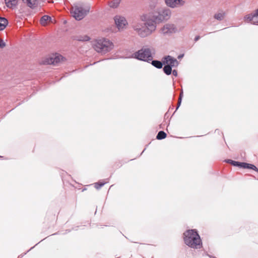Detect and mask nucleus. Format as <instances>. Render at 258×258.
<instances>
[{
	"label": "nucleus",
	"mask_w": 258,
	"mask_h": 258,
	"mask_svg": "<svg viewBox=\"0 0 258 258\" xmlns=\"http://www.w3.org/2000/svg\"><path fill=\"white\" fill-rule=\"evenodd\" d=\"M92 47L98 53L105 54L111 51L114 48L113 43L109 39L101 38L92 42Z\"/></svg>",
	"instance_id": "nucleus-1"
},
{
	"label": "nucleus",
	"mask_w": 258,
	"mask_h": 258,
	"mask_svg": "<svg viewBox=\"0 0 258 258\" xmlns=\"http://www.w3.org/2000/svg\"><path fill=\"white\" fill-rule=\"evenodd\" d=\"M184 243L192 248H200L202 245V240L195 230H188L183 233Z\"/></svg>",
	"instance_id": "nucleus-2"
},
{
	"label": "nucleus",
	"mask_w": 258,
	"mask_h": 258,
	"mask_svg": "<svg viewBox=\"0 0 258 258\" xmlns=\"http://www.w3.org/2000/svg\"><path fill=\"white\" fill-rule=\"evenodd\" d=\"M164 18L158 12L154 11L144 14L141 16V20L144 25L153 27L154 23L163 20Z\"/></svg>",
	"instance_id": "nucleus-3"
},
{
	"label": "nucleus",
	"mask_w": 258,
	"mask_h": 258,
	"mask_svg": "<svg viewBox=\"0 0 258 258\" xmlns=\"http://www.w3.org/2000/svg\"><path fill=\"white\" fill-rule=\"evenodd\" d=\"M89 8L88 6L81 3L74 5L71 9L72 16L77 20L82 19L88 13Z\"/></svg>",
	"instance_id": "nucleus-4"
},
{
	"label": "nucleus",
	"mask_w": 258,
	"mask_h": 258,
	"mask_svg": "<svg viewBox=\"0 0 258 258\" xmlns=\"http://www.w3.org/2000/svg\"><path fill=\"white\" fill-rule=\"evenodd\" d=\"M135 55L137 58L142 60L148 61L152 59L151 53L149 49L140 50Z\"/></svg>",
	"instance_id": "nucleus-5"
},
{
	"label": "nucleus",
	"mask_w": 258,
	"mask_h": 258,
	"mask_svg": "<svg viewBox=\"0 0 258 258\" xmlns=\"http://www.w3.org/2000/svg\"><path fill=\"white\" fill-rule=\"evenodd\" d=\"M114 20L115 26L119 30L123 29L128 25L126 19L121 16H116L114 18Z\"/></svg>",
	"instance_id": "nucleus-6"
},
{
	"label": "nucleus",
	"mask_w": 258,
	"mask_h": 258,
	"mask_svg": "<svg viewBox=\"0 0 258 258\" xmlns=\"http://www.w3.org/2000/svg\"><path fill=\"white\" fill-rule=\"evenodd\" d=\"M244 20L246 22L253 24L258 23V9L253 13L245 15Z\"/></svg>",
	"instance_id": "nucleus-7"
},
{
	"label": "nucleus",
	"mask_w": 258,
	"mask_h": 258,
	"mask_svg": "<svg viewBox=\"0 0 258 258\" xmlns=\"http://www.w3.org/2000/svg\"><path fill=\"white\" fill-rule=\"evenodd\" d=\"M52 63L51 64H56L58 63L63 62L66 60V58L63 57L61 55L55 53L50 54Z\"/></svg>",
	"instance_id": "nucleus-8"
},
{
	"label": "nucleus",
	"mask_w": 258,
	"mask_h": 258,
	"mask_svg": "<svg viewBox=\"0 0 258 258\" xmlns=\"http://www.w3.org/2000/svg\"><path fill=\"white\" fill-rule=\"evenodd\" d=\"M163 63H166L167 65H170L172 67L177 66L178 64V62L176 59L168 55L164 58Z\"/></svg>",
	"instance_id": "nucleus-9"
},
{
	"label": "nucleus",
	"mask_w": 258,
	"mask_h": 258,
	"mask_svg": "<svg viewBox=\"0 0 258 258\" xmlns=\"http://www.w3.org/2000/svg\"><path fill=\"white\" fill-rule=\"evenodd\" d=\"M166 4L169 7L175 8L184 4L183 0H165Z\"/></svg>",
	"instance_id": "nucleus-10"
},
{
	"label": "nucleus",
	"mask_w": 258,
	"mask_h": 258,
	"mask_svg": "<svg viewBox=\"0 0 258 258\" xmlns=\"http://www.w3.org/2000/svg\"><path fill=\"white\" fill-rule=\"evenodd\" d=\"M75 39L79 41H88L90 40L91 37L85 33H78Z\"/></svg>",
	"instance_id": "nucleus-11"
},
{
	"label": "nucleus",
	"mask_w": 258,
	"mask_h": 258,
	"mask_svg": "<svg viewBox=\"0 0 258 258\" xmlns=\"http://www.w3.org/2000/svg\"><path fill=\"white\" fill-rule=\"evenodd\" d=\"M6 6L10 9H15L18 4L19 0H5Z\"/></svg>",
	"instance_id": "nucleus-12"
},
{
	"label": "nucleus",
	"mask_w": 258,
	"mask_h": 258,
	"mask_svg": "<svg viewBox=\"0 0 258 258\" xmlns=\"http://www.w3.org/2000/svg\"><path fill=\"white\" fill-rule=\"evenodd\" d=\"M53 22L52 21L51 17L46 15L42 17L40 20V23L43 26L47 25Z\"/></svg>",
	"instance_id": "nucleus-13"
},
{
	"label": "nucleus",
	"mask_w": 258,
	"mask_h": 258,
	"mask_svg": "<svg viewBox=\"0 0 258 258\" xmlns=\"http://www.w3.org/2000/svg\"><path fill=\"white\" fill-rule=\"evenodd\" d=\"M176 30V28L173 24H166L163 27V31L165 32H171L172 31H175Z\"/></svg>",
	"instance_id": "nucleus-14"
},
{
	"label": "nucleus",
	"mask_w": 258,
	"mask_h": 258,
	"mask_svg": "<svg viewBox=\"0 0 258 258\" xmlns=\"http://www.w3.org/2000/svg\"><path fill=\"white\" fill-rule=\"evenodd\" d=\"M50 58V55L44 57L42 58L40 63L42 64H51L52 61Z\"/></svg>",
	"instance_id": "nucleus-15"
},
{
	"label": "nucleus",
	"mask_w": 258,
	"mask_h": 258,
	"mask_svg": "<svg viewBox=\"0 0 258 258\" xmlns=\"http://www.w3.org/2000/svg\"><path fill=\"white\" fill-rule=\"evenodd\" d=\"M225 13L223 12H218L214 15V18L218 21H221L225 17Z\"/></svg>",
	"instance_id": "nucleus-16"
},
{
	"label": "nucleus",
	"mask_w": 258,
	"mask_h": 258,
	"mask_svg": "<svg viewBox=\"0 0 258 258\" xmlns=\"http://www.w3.org/2000/svg\"><path fill=\"white\" fill-rule=\"evenodd\" d=\"M22 1L29 7H33L38 3V0H22Z\"/></svg>",
	"instance_id": "nucleus-17"
},
{
	"label": "nucleus",
	"mask_w": 258,
	"mask_h": 258,
	"mask_svg": "<svg viewBox=\"0 0 258 258\" xmlns=\"http://www.w3.org/2000/svg\"><path fill=\"white\" fill-rule=\"evenodd\" d=\"M8 24V21L5 18H0V31H3Z\"/></svg>",
	"instance_id": "nucleus-18"
},
{
	"label": "nucleus",
	"mask_w": 258,
	"mask_h": 258,
	"mask_svg": "<svg viewBox=\"0 0 258 258\" xmlns=\"http://www.w3.org/2000/svg\"><path fill=\"white\" fill-rule=\"evenodd\" d=\"M152 64L158 69H161L163 66V63L158 60H153L152 61Z\"/></svg>",
	"instance_id": "nucleus-19"
},
{
	"label": "nucleus",
	"mask_w": 258,
	"mask_h": 258,
	"mask_svg": "<svg viewBox=\"0 0 258 258\" xmlns=\"http://www.w3.org/2000/svg\"><path fill=\"white\" fill-rule=\"evenodd\" d=\"M167 136L166 134L163 131H160L156 137L157 139L162 140L166 138Z\"/></svg>",
	"instance_id": "nucleus-20"
},
{
	"label": "nucleus",
	"mask_w": 258,
	"mask_h": 258,
	"mask_svg": "<svg viewBox=\"0 0 258 258\" xmlns=\"http://www.w3.org/2000/svg\"><path fill=\"white\" fill-rule=\"evenodd\" d=\"M164 72L167 75L171 74L172 69L170 65H166L163 68Z\"/></svg>",
	"instance_id": "nucleus-21"
},
{
	"label": "nucleus",
	"mask_w": 258,
	"mask_h": 258,
	"mask_svg": "<svg viewBox=\"0 0 258 258\" xmlns=\"http://www.w3.org/2000/svg\"><path fill=\"white\" fill-rule=\"evenodd\" d=\"M119 4V0H113L109 3V6L112 8L117 7Z\"/></svg>",
	"instance_id": "nucleus-22"
},
{
	"label": "nucleus",
	"mask_w": 258,
	"mask_h": 258,
	"mask_svg": "<svg viewBox=\"0 0 258 258\" xmlns=\"http://www.w3.org/2000/svg\"><path fill=\"white\" fill-rule=\"evenodd\" d=\"M248 169H252V170H254V171H255L258 172V169H257V168L255 166L253 165V164H248Z\"/></svg>",
	"instance_id": "nucleus-23"
},
{
	"label": "nucleus",
	"mask_w": 258,
	"mask_h": 258,
	"mask_svg": "<svg viewBox=\"0 0 258 258\" xmlns=\"http://www.w3.org/2000/svg\"><path fill=\"white\" fill-rule=\"evenodd\" d=\"M229 162L234 166H240V162L234 161L232 160H229Z\"/></svg>",
	"instance_id": "nucleus-24"
},
{
	"label": "nucleus",
	"mask_w": 258,
	"mask_h": 258,
	"mask_svg": "<svg viewBox=\"0 0 258 258\" xmlns=\"http://www.w3.org/2000/svg\"><path fill=\"white\" fill-rule=\"evenodd\" d=\"M243 168H248V163L240 162V166Z\"/></svg>",
	"instance_id": "nucleus-25"
},
{
	"label": "nucleus",
	"mask_w": 258,
	"mask_h": 258,
	"mask_svg": "<svg viewBox=\"0 0 258 258\" xmlns=\"http://www.w3.org/2000/svg\"><path fill=\"white\" fill-rule=\"evenodd\" d=\"M104 183H99V182H98V183H95V187L98 189L99 188H100L101 187H102L103 185H104Z\"/></svg>",
	"instance_id": "nucleus-26"
},
{
	"label": "nucleus",
	"mask_w": 258,
	"mask_h": 258,
	"mask_svg": "<svg viewBox=\"0 0 258 258\" xmlns=\"http://www.w3.org/2000/svg\"><path fill=\"white\" fill-rule=\"evenodd\" d=\"M104 183H99V182H98V183H95V187L98 189L99 188H100L101 187H102L103 185H104Z\"/></svg>",
	"instance_id": "nucleus-27"
},
{
	"label": "nucleus",
	"mask_w": 258,
	"mask_h": 258,
	"mask_svg": "<svg viewBox=\"0 0 258 258\" xmlns=\"http://www.w3.org/2000/svg\"><path fill=\"white\" fill-rule=\"evenodd\" d=\"M5 46V43L2 39H0V48H4Z\"/></svg>",
	"instance_id": "nucleus-28"
},
{
	"label": "nucleus",
	"mask_w": 258,
	"mask_h": 258,
	"mask_svg": "<svg viewBox=\"0 0 258 258\" xmlns=\"http://www.w3.org/2000/svg\"><path fill=\"white\" fill-rule=\"evenodd\" d=\"M181 102V97H179L178 101V107H179V105H180Z\"/></svg>",
	"instance_id": "nucleus-29"
},
{
	"label": "nucleus",
	"mask_w": 258,
	"mask_h": 258,
	"mask_svg": "<svg viewBox=\"0 0 258 258\" xmlns=\"http://www.w3.org/2000/svg\"><path fill=\"white\" fill-rule=\"evenodd\" d=\"M173 74L174 76H176V75H177V72H176L175 70H173Z\"/></svg>",
	"instance_id": "nucleus-30"
},
{
	"label": "nucleus",
	"mask_w": 258,
	"mask_h": 258,
	"mask_svg": "<svg viewBox=\"0 0 258 258\" xmlns=\"http://www.w3.org/2000/svg\"><path fill=\"white\" fill-rule=\"evenodd\" d=\"M182 96H183V92H181L180 93L179 97H181V100L182 99Z\"/></svg>",
	"instance_id": "nucleus-31"
},
{
	"label": "nucleus",
	"mask_w": 258,
	"mask_h": 258,
	"mask_svg": "<svg viewBox=\"0 0 258 258\" xmlns=\"http://www.w3.org/2000/svg\"><path fill=\"white\" fill-rule=\"evenodd\" d=\"M199 36H197V37H195V40L196 41H198L199 40Z\"/></svg>",
	"instance_id": "nucleus-32"
},
{
	"label": "nucleus",
	"mask_w": 258,
	"mask_h": 258,
	"mask_svg": "<svg viewBox=\"0 0 258 258\" xmlns=\"http://www.w3.org/2000/svg\"><path fill=\"white\" fill-rule=\"evenodd\" d=\"M168 12H167V14H166L167 16H168V15H169L168 14Z\"/></svg>",
	"instance_id": "nucleus-33"
}]
</instances>
